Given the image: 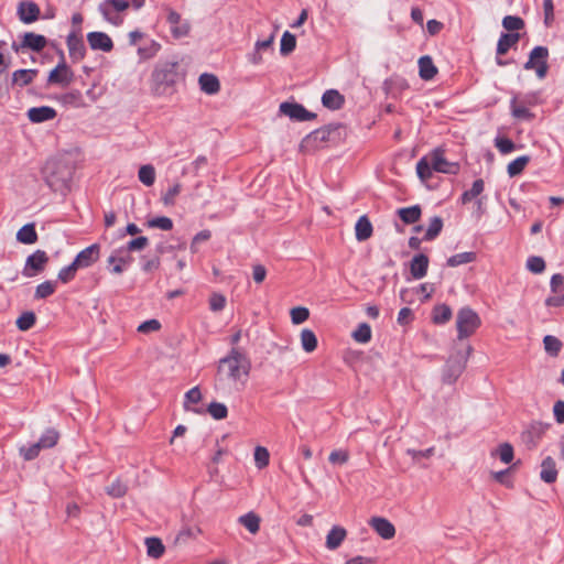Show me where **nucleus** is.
Returning a JSON list of instances; mask_svg holds the SVG:
<instances>
[{
	"instance_id": "f257e3e1",
	"label": "nucleus",
	"mask_w": 564,
	"mask_h": 564,
	"mask_svg": "<svg viewBox=\"0 0 564 564\" xmlns=\"http://www.w3.org/2000/svg\"><path fill=\"white\" fill-rule=\"evenodd\" d=\"M178 63L160 61L155 64L150 77V90L155 97L170 96L180 80Z\"/></svg>"
},
{
	"instance_id": "f03ea898",
	"label": "nucleus",
	"mask_w": 564,
	"mask_h": 564,
	"mask_svg": "<svg viewBox=\"0 0 564 564\" xmlns=\"http://www.w3.org/2000/svg\"><path fill=\"white\" fill-rule=\"evenodd\" d=\"M42 173L45 183L52 191L65 194L69 189L74 167L63 159H50Z\"/></svg>"
},
{
	"instance_id": "7ed1b4c3",
	"label": "nucleus",
	"mask_w": 564,
	"mask_h": 564,
	"mask_svg": "<svg viewBox=\"0 0 564 564\" xmlns=\"http://www.w3.org/2000/svg\"><path fill=\"white\" fill-rule=\"evenodd\" d=\"M251 361L248 356L239 348L232 347L227 356L221 358L218 364V372L225 375L234 382L240 381L249 376Z\"/></svg>"
},
{
	"instance_id": "20e7f679",
	"label": "nucleus",
	"mask_w": 564,
	"mask_h": 564,
	"mask_svg": "<svg viewBox=\"0 0 564 564\" xmlns=\"http://www.w3.org/2000/svg\"><path fill=\"white\" fill-rule=\"evenodd\" d=\"M129 7V0H104L98 4V11L105 21L119 26L123 23V14Z\"/></svg>"
},
{
	"instance_id": "39448f33",
	"label": "nucleus",
	"mask_w": 564,
	"mask_h": 564,
	"mask_svg": "<svg viewBox=\"0 0 564 564\" xmlns=\"http://www.w3.org/2000/svg\"><path fill=\"white\" fill-rule=\"evenodd\" d=\"M480 326L478 314L470 307H463L456 316V328L458 339H464L473 335Z\"/></svg>"
},
{
	"instance_id": "423d86ee",
	"label": "nucleus",
	"mask_w": 564,
	"mask_h": 564,
	"mask_svg": "<svg viewBox=\"0 0 564 564\" xmlns=\"http://www.w3.org/2000/svg\"><path fill=\"white\" fill-rule=\"evenodd\" d=\"M549 50L545 46H535L529 54V59L524 63V69H534L536 76L542 79L549 70L547 65Z\"/></svg>"
},
{
	"instance_id": "0eeeda50",
	"label": "nucleus",
	"mask_w": 564,
	"mask_h": 564,
	"mask_svg": "<svg viewBox=\"0 0 564 564\" xmlns=\"http://www.w3.org/2000/svg\"><path fill=\"white\" fill-rule=\"evenodd\" d=\"M471 347L468 346L466 354H458V356L448 359L443 370V381L445 383L452 384L459 378L466 367Z\"/></svg>"
},
{
	"instance_id": "6e6552de",
	"label": "nucleus",
	"mask_w": 564,
	"mask_h": 564,
	"mask_svg": "<svg viewBox=\"0 0 564 564\" xmlns=\"http://www.w3.org/2000/svg\"><path fill=\"white\" fill-rule=\"evenodd\" d=\"M73 79L74 73L65 63L64 55L62 54V61L48 74L47 84L66 87L73 82Z\"/></svg>"
},
{
	"instance_id": "1a4fd4ad",
	"label": "nucleus",
	"mask_w": 564,
	"mask_h": 564,
	"mask_svg": "<svg viewBox=\"0 0 564 564\" xmlns=\"http://www.w3.org/2000/svg\"><path fill=\"white\" fill-rule=\"evenodd\" d=\"M47 262L48 257L46 252L43 250H36L26 258L22 273L28 278H32L42 272Z\"/></svg>"
},
{
	"instance_id": "9d476101",
	"label": "nucleus",
	"mask_w": 564,
	"mask_h": 564,
	"mask_svg": "<svg viewBox=\"0 0 564 564\" xmlns=\"http://www.w3.org/2000/svg\"><path fill=\"white\" fill-rule=\"evenodd\" d=\"M279 110L281 113L295 121H308L316 117L315 113L308 111L304 106L296 102H282Z\"/></svg>"
},
{
	"instance_id": "9b49d317",
	"label": "nucleus",
	"mask_w": 564,
	"mask_h": 564,
	"mask_svg": "<svg viewBox=\"0 0 564 564\" xmlns=\"http://www.w3.org/2000/svg\"><path fill=\"white\" fill-rule=\"evenodd\" d=\"M67 47L69 57L73 62H79L85 57L86 47L82 35L79 34V30L73 31L67 35Z\"/></svg>"
},
{
	"instance_id": "f8f14e48",
	"label": "nucleus",
	"mask_w": 564,
	"mask_h": 564,
	"mask_svg": "<svg viewBox=\"0 0 564 564\" xmlns=\"http://www.w3.org/2000/svg\"><path fill=\"white\" fill-rule=\"evenodd\" d=\"M429 158L432 162L433 170L436 172L456 174L459 170L458 164L447 161L443 155V151L440 149L434 150Z\"/></svg>"
},
{
	"instance_id": "ddd939ff",
	"label": "nucleus",
	"mask_w": 564,
	"mask_h": 564,
	"mask_svg": "<svg viewBox=\"0 0 564 564\" xmlns=\"http://www.w3.org/2000/svg\"><path fill=\"white\" fill-rule=\"evenodd\" d=\"M17 13L21 22L31 24L39 19L41 11L35 2L24 0L18 4Z\"/></svg>"
},
{
	"instance_id": "4468645a",
	"label": "nucleus",
	"mask_w": 564,
	"mask_h": 564,
	"mask_svg": "<svg viewBox=\"0 0 564 564\" xmlns=\"http://www.w3.org/2000/svg\"><path fill=\"white\" fill-rule=\"evenodd\" d=\"M100 256V246L93 243L89 247L82 250L74 259L75 264L78 269L88 268L94 264Z\"/></svg>"
},
{
	"instance_id": "2eb2a0df",
	"label": "nucleus",
	"mask_w": 564,
	"mask_h": 564,
	"mask_svg": "<svg viewBox=\"0 0 564 564\" xmlns=\"http://www.w3.org/2000/svg\"><path fill=\"white\" fill-rule=\"evenodd\" d=\"M87 41L91 50L110 52L113 48V43L110 36L104 32H89Z\"/></svg>"
},
{
	"instance_id": "dca6fc26",
	"label": "nucleus",
	"mask_w": 564,
	"mask_h": 564,
	"mask_svg": "<svg viewBox=\"0 0 564 564\" xmlns=\"http://www.w3.org/2000/svg\"><path fill=\"white\" fill-rule=\"evenodd\" d=\"M166 20L171 25V32L175 39H181L188 34L191 29L189 23L186 21L182 22L181 15L176 11L169 9Z\"/></svg>"
},
{
	"instance_id": "f3484780",
	"label": "nucleus",
	"mask_w": 564,
	"mask_h": 564,
	"mask_svg": "<svg viewBox=\"0 0 564 564\" xmlns=\"http://www.w3.org/2000/svg\"><path fill=\"white\" fill-rule=\"evenodd\" d=\"M132 261V257L123 249H116L108 258V263L112 265L111 272L120 274L123 267Z\"/></svg>"
},
{
	"instance_id": "a211bd4d",
	"label": "nucleus",
	"mask_w": 564,
	"mask_h": 564,
	"mask_svg": "<svg viewBox=\"0 0 564 564\" xmlns=\"http://www.w3.org/2000/svg\"><path fill=\"white\" fill-rule=\"evenodd\" d=\"M56 115V110L50 106L33 107L26 112L28 119L33 123L53 120Z\"/></svg>"
},
{
	"instance_id": "6ab92c4d",
	"label": "nucleus",
	"mask_w": 564,
	"mask_h": 564,
	"mask_svg": "<svg viewBox=\"0 0 564 564\" xmlns=\"http://www.w3.org/2000/svg\"><path fill=\"white\" fill-rule=\"evenodd\" d=\"M371 528L384 540H390L395 535L394 525L381 517H373L370 520Z\"/></svg>"
},
{
	"instance_id": "aec40b11",
	"label": "nucleus",
	"mask_w": 564,
	"mask_h": 564,
	"mask_svg": "<svg viewBox=\"0 0 564 564\" xmlns=\"http://www.w3.org/2000/svg\"><path fill=\"white\" fill-rule=\"evenodd\" d=\"M47 44V40L44 35L36 34L33 32L24 33L20 47H25L34 52H41Z\"/></svg>"
},
{
	"instance_id": "412c9836",
	"label": "nucleus",
	"mask_w": 564,
	"mask_h": 564,
	"mask_svg": "<svg viewBox=\"0 0 564 564\" xmlns=\"http://www.w3.org/2000/svg\"><path fill=\"white\" fill-rule=\"evenodd\" d=\"M429 268V258L423 254H416L413 257L410 263V271L414 279H422L426 275Z\"/></svg>"
},
{
	"instance_id": "4be33fe9",
	"label": "nucleus",
	"mask_w": 564,
	"mask_h": 564,
	"mask_svg": "<svg viewBox=\"0 0 564 564\" xmlns=\"http://www.w3.org/2000/svg\"><path fill=\"white\" fill-rule=\"evenodd\" d=\"M37 69H18L12 73L11 84L20 88L30 85L36 77Z\"/></svg>"
},
{
	"instance_id": "5701e85b",
	"label": "nucleus",
	"mask_w": 564,
	"mask_h": 564,
	"mask_svg": "<svg viewBox=\"0 0 564 564\" xmlns=\"http://www.w3.org/2000/svg\"><path fill=\"white\" fill-rule=\"evenodd\" d=\"M337 129V127L333 126H326L319 129L314 130L311 132L306 138L303 140V143L310 144L314 143L317 145V143L327 142L330 138L332 132H334Z\"/></svg>"
},
{
	"instance_id": "b1692460",
	"label": "nucleus",
	"mask_w": 564,
	"mask_h": 564,
	"mask_svg": "<svg viewBox=\"0 0 564 564\" xmlns=\"http://www.w3.org/2000/svg\"><path fill=\"white\" fill-rule=\"evenodd\" d=\"M540 477L543 481L552 484L557 478V469L555 460L547 456L542 460Z\"/></svg>"
},
{
	"instance_id": "393cba45",
	"label": "nucleus",
	"mask_w": 564,
	"mask_h": 564,
	"mask_svg": "<svg viewBox=\"0 0 564 564\" xmlns=\"http://www.w3.org/2000/svg\"><path fill=\"white\" fill-rule=\"evenodd\" d=\"M437 74V68L429 55L419 58V75L424 80H431Z\"/></svg>"
},
{
	"instance_id": "a878e982",
	"label": "nucleus",
	"mask_w": 564,
	"mask_h": 564,
	"mask_svg": "<svg viewBox=\"0 0 564 564\" xmlns=\"http://www.w3.org/2000/svg\"><path fill=\"white\" fill-rule=\"evenodd\" d=\"M344 96L335 89H328L322 96L323 106L332 110L340 109L344 105Z\"/></svg>"
},
{
	"instance_id": "bb28decb",
	"label": "nucleus",
	"mask_w": 564,
	"mask_h": 564,
	"mask_svg": "<svg viewBox=\"0 0 564 564\" xmlns=\"http://www.w3.org/2000/svg\"><path fill=\"white\" fill-rule=\"evenodd\" d=\"M198 83H199L200 89L208 95H214V94L218 93L220 89V84H219L218 78L215 75L209 74V73L202 74L198 78Z\"/></svg>"
},
{
	"instance_id": "cd10ccee",
	"label": "nucleus",
	"mask_w": 564,
	"mask_h": 564,
	"mask_svg": "<svg viewBox=\"0 0 564 564\" xmlns=\"http://www.w3.org/2000/svg\"><path fill=\"white\" fill-rule=\"evenodd\" d=\"M520 40L519 33H502L497 43V55L501 56L507 54V52Z\"/></svg>"
},
{
	"instance_id": "c85d7f7f",
	"label": "nucleus",
	"mask_w": 564,
	"mask_h": 564,
	"mask_svg": "<svg viewBox=\"0 0 564 564\" xmlns=\"http://www.w3.org/2000/svg\"><path fill=\"white\" fill-rule=\"evenodd\" d=\"M37 239V232L33 223L24 225L17 232V240L23 245H33Z\"/></svg>"
},
{
	"instance_id": "c756f323",
	"label": "nucleus",
	"mask_w": 564,
	"mask_h": 564,
	"mask_svg": "<svg viewBox=\"0 0 564 564\" xmlns=\"http://www.w3.org/2000/svg\"><path fill=\"white\" fill-rule=\"evenodd\" d=\"M372 225L367 216H361L356 223L355 235L358 241H365L372 235Z\"/></svg>"
},
{
	"instance_id": "7c9ffc66",
	"label": "nucleus",
	"mask_w": 564,
	"mask_h": 564,
	"mask_svg": "<svg viewBox=\"0 0 564 564\" xmlns=\"http://www.w3.org/2000/svg\"><path fill=\"white\" fill-rule=\"evenodd\" d=\"M346 534L347 532L343 527H333L326 536V547L329 550H336L345 540Z\"/></svg>"
},
{
	"instance_id": "2f4dec72",
	"label": "nucleus",
	"mask_w": 564,
	"mask_h": 564,
	"mask_svg": "<svg viewBox=\"0 0 564 564\" xmlns=\"http://www.w3.org/2000/svg\"><path fill=\"white\" fill-rule=\"evenodd\" d=\"M238 522L243 525L251 534H256L260 530L261 519L257 513L250 511L243 516H240L238 518Z\"/></svg>"
},
{
	"instance_id": "473e14b6",
	"label": "nucleus",
	"mask_w": 564,
	"mask_h": 564,
	"mask_svg": "<svg viewBox=\"0 0 564 564\" xmlns=\"http://www.w3.org/2000/svg\"><path fill=\"white\" fill-rule=\"evenodd\" d=\"M144 543L150 557L160 558L164 554L165 546L159 538H147Z\"/></svg>"
},
{
	"instance_id": "72a5a7b5",
	"label": "nucleus",
	"mask_w": 564,
	"mask_h": 564,
	"mask_svg": "<svg viewBox=\"0 0 564 564\" xmlns=\"http://www.w3.org/2000/svg\"><path fill=\"white\" fill-rule=\"evenodd\" d=\"M398 215L405 224H415L421 217V207L414 205L398 209Z\"/></svg>"
},
{
	"instance_id": "f704fd0d",
	"label": "nucleus",
	"mask_w": 564,
	"mask_h": 564,
	"mask_svg": "<svg viewBox=\"0 0 564 564\" xmlns=\"http://www.w3.org/2000/svg\"><path fill=\"white\" fill-rule=\"evenodd\" d=\"M543 346L545 352L549 356L557 357L563 347V344L557 337L553 335H545L543 338Z\"/></svg>"
},
{
	"instance_id": "c9c22d12",
	"label": "nucleus",
	"mask_w": 564,
	"mask_h": 564,
	"mask_svg": "<svg viewBox=\"0 0 564 564\" xmlns=\"http://www.w3.org/2000/svg\"><path fill=\"white\" fill-rule=\"evenodd\" d=\"M59 101L66 106H72V107H76V108L85 106L83 95L77 89L63 94L59 97Z\"/></svg>"
},
{
	"instance_id": "e433bc0d",
	"label": "nucleus",
	"mask_w": 564,
	"mask_h": 564,
	"mask_svg": "<svg viewBox=\"0 0 564 564\" xmlns=\"http://www.w3.org/2000/svg\"><path fill=\"white\" fill-rule=\"evenodd\" d=\"M301 345L304 351L312 352L317 347V337L313 330L304 328L301 332Z\"/></svg>"
},
{
	"instance_id": "4c0bfd02",
	"label": "nucleus",
	"mask_w": 564,
	"mask_h": 564,
	"mask_svg": "<svg viewBox=\"0 0 564 564\" xmlns=\"http://www.w3.org/2000/svg\"><path fill=\"white\" fill-rule=\"evenodd\" d=\"M511 113L518 120L530 121L534 118V115L525 106L518 104L517 98L511 100Z\"/></svg>"
},
{
	"instance_id": "58836bf2",
	"label": "nucleus",
	"mask_w": 564,
	"mask_h": 564,
	"mask_svg": "<svg viewBox=\"0 0 564 564\" xmlns=\"http://www.w3.org/2000/svg\"><path fill=\"white\" fill-rule=\"evenodd\" d=\"M452 317V310L446 304L436 305L433 310V322L435 324H445Z\"/></svg>"
},
{
	"instance_id": "ea45409f",
	"label": "nucleus",
	"mask_w": 564,
	"mask_h": 564,
	"mask_svg": "<svg viewBox=\"0 0 564 564\" xmlns=\"http://www.w3.org/2000/svg\"><path fill=\"white\" fill-rule=\"evenodd\" d=\"M432 162L429 156H423L416 164V173L421 181L425 182L432 176Z\"/></svg>"
},
{
	"instance_id": "a19ab883",
	"label": "nucleus",
	"mask_w": 564,
	"mask_h": 564,
	"mask_svg": "<svg viewBox=\"0 0 564 564\" xmlns=\"http://www.w3.org/2000/svg\"><path fill=\"white\" fill-rule=\"evenodd\" d=\"M442 228H443V219L438 216H434L430 221V225H429L427 230L423 237V240L431 241V240L435 239L442 231Z\"/></svg>"
},
{
	"instance_id": "79ce46f5",
	"label": "nucleus",
	"mask_w": 564,
	"mask_h": 564,
	"mask_svg": "<svg viewBox=\"0 0 564 564\" xmlns=\"http://www.w3.org/2000/svg\"><path fill=\"white\" fill-rule=\"evenodd\" d=\"M476 260V253L475 252H462L456 253L447 259V265L455 268L460 264L470 263Z\"/></svg>"
},
{
	"instance_id": "37998d69",
	"label": "nucleus",
	"mask_w": 564,
	"mask_h": 564,
	"mask_svg": "<svg viewBox=\"0 0 564 564\" xmlns=\"http://www.w3.org/2000/svg\"><path fill=\"white\" fill-rule=\"evenodd\" d=\"M138 177L145 186H152L155 181V170L151 164L142 165L139 169Z\"/></svg>"
},
{
	"instance_id": "c03bdc74",
	"label": "nucleus",
	"mask_w": 564,
	"mask_h": 564,
	"mask_svg": "<svg viewBox=\"0 0 564 564\" xmlns=\"http://www.w3.org/2000/svg\"><path fill=\"white\" fill-rule=\"evenodd\" d=\"M59 438V434L54 429H47L40 440L37 441L40 443V446H42L43 449L45 448H52L57 444V441Z\"/></svg>"
},
{
	"instance_id": "a18cd8bd",
	"label": "nucleus",
	"mask_w": 564,
	"mask_h": 564,
	"mask_svg": "<svg viewBox=\"0 0 564 564\" xmlns=\"http://www.w3.org/2000/svg\"><path fill=\"white\" fill-rule=\"evenodd\" d=\"M296 46V37L289 31H285L281 37L280 53L284 56L294 51Z\"/></svg>"
},
{
	"instance_id": "49530a36",
	"label": "nucleus",
	"mask_w": 564,
	"mask_h": 564,
	"mask_svg": "<svg viewBox=\"0 0 564 564\" xmlns=\"http://www.w3.org/2000/svg\"><path fill=\"white\" fill-rule=\"evenodd\" d=\"M530 158L528 155H522L511 161L508 164L507 171L508 174L513 177L522 173L527 164L529 163Z\"/></svg>"
},
{
	"instance_id": "de8ad7c7",
	"label": "nucleus",
	"mask_w": 564,
	"mask_h": 564,
	"mask_svg": "<svg viewBox=\"0 0 564 564\" xmlns=\"http://www.w3.org/2000/svg\"><path fill=\"white\" fill-rule=\"evenodd\" d=\"M484 187H485V184L481 178L474 181L471 188L468 191H465L462 195L463 204H466V203L470 202L471 199L476 198L477 196H479L482 193Z\"/></svg>"
},
{
	"instance_id": "09e8293b",
	"label": "nucleus",
	"mask_w": 564,
	"mask_h": 564,
	"mask_svg": "<svg viewBox=\"0 0 564 564\" xmlns=\"http://www.w3.org/2000/svg\"><path fill=\"white\" fill-rule=\"evenodd\" d=\"M253 457H254V464H256L257 468L263 469L264 467H267L269 465L270 453L265 447L257 446L254 448Z\"/></svg>"
},
{
	"instance_id": "8fccbe9b",
	"label": "nucleus",
	"mask_w": 564,
	"mask_h": 564,
	"mask_svg": "<svg viewBox=\"0 0 564 564\" xmlns=\"http://www.w3.org/2000/svg\"><path fill=\"white\" fill-rule=\"evenodd\" d=\"M36 322V316L33 312H24L20 315V317L17 319V327L22 330H29L34 326Z\"/></svg>"
},
{
	"instance_id": "3c124183",
	"label": "nucleus",
	"mask_w": 564,
	"mask_h": 564,
	"mask_svg": "<svg viewBox=\"0 0 564 564\" xmlns=\"http://www.w3.org/2000/svg\"><path fill=\"white\" fill-rule=\"evenodd\" d=\"M352 338L360 344H366L371 339V327L367 323H361L352 333Z\"/></svg>"
},
{
	"instance_id": "603ef678",
	"label": "nucleus",
	"mask_w": 564,
	"mask_h": 564,
	"mask_svg": "<svg viewBox=\"0 0 564 564\" xmlns=\"http://www.w3.org/2000/svg\"><path fill=\"white\" fill-rule=\"evenodd\" d=\"M56 290V283L53 281H45L39 284L35 289V299H46L51 296Z\"/></svg>"
},
{
	"instance_id": "864d4df0",
	"label": "nucleus",
	"mask_w": 564,
	"mask_h": 564,
	"mask_svg": "<svg viewBox=\"0 0 564 564\" xmlns=\"http://www.w3.org/2000/svg\"><path fill=\"white\" fill-rule=\"evenodd\" d=\"M149 228H159L164 231H169L173 228V221L166 216H160L147 221Z\"/></svg>"
},
{
	"instance_id": "5fc2aeb1",
	"label": "nucleus",
	"mask_w": 564,
	"mask_h": 564,
	"mask_svg": "<svg viewBox=\"0 0 564 564\" xmlns=\"http://www.w3.org/2000/svg\"><path fill=\"white\" fill-rule=\"evenodd\" d=\"M128 487L121 480L117 479L106 487V492L112 498H121L127 494Z\"/></svg>"
},
{
	"instance_id": "6e6d98bb",
	"label": "nucleus",
	"mask_w": 564,
	"mask_h": 564,
	"mask_svg": "<svg viewBox=\"0 0 564 564\" xmlns=\"http://www.w3.org/2000/svg\"><path fill=\"white\" fill-rule=\"evenodd\" d=\"M208 413L215 420H223L227 417L228 410L224 403L212 402L207 408Z\"/></svg>"
},
{
	"instance_id": "4d7b16f0",
	"label": "nucleus",
	"mask_w": 564,
	"mask_h": 564,
	"mask_svg": "<svg viewBox=\"0 0 564 564\" xmlns=\"http://www.w3.org/2000/svg\"><path fill=\"white\" fill-rule=\"evenodd\" d=\"M200 533H202V530L198 527L183 528L176 536V542L185 543L188 539H196Z\"/></svg>"
},
{
	"instance_id": "13d9d810",
	"label": "nucleus",
	"mask_w": 564,
	"mask_h": 564,
	"mask_svg": "<svg viewBox=\"0 0 564 564\" xmlns=\"http://www.w3.org/2000/svg\"><path fill=\"white\" fill-rule=\"evenodd\" d=\"M502 26L508 31H518L524 26V21L520 17L506 15L502 19Z\"/></svg>"
},
{
	"instance_id": "bf43d9fd",
	"label": "nucleus",
	"mask_w": 564,
	"mask_h": 564,
	"mask_svg": "<svg viewBox=\"0 0 564 564\" xmlns=\"http://www.w3.org/2000/svg\"><path fill=\"white\" fill-rule=\"evenodd\" d=\"M182 186L180 183H175L162 195V203L165 206H172L175 204V197L181 193Z\"/></svg>"
},
{
	"instance_id": "052dcab7",
	"label": "nucleus",
	"mask_w": 564,
	"mask_h": 564,
	"mask_svg": "<svg viewBox=\"0 0 564 564\" xmlns=\"http://www.w3.org/2000/svg\"><path fill=\"white\" fill-rule=\"evenodd\" d=\"M527 269L532 273H542L545 270V261L541 257L532 256L527 260Z\"/></svg>"
},
{
	"instance_id": "680f3d73",
	"label": "nucleus",
	"mask_w": 564,
	"mask_h": 564,
	"mask_svg": "<svg viewBox=\"0 0 564 564\" xmlns=\"http://www.w3.org/2000/svg\"><path fill=\"white\" fill-rule=\"evenodd\" d=\"M310 316V311L306 307L297 306L291 310V321L295 325L304 323Z\"/></svg>"
},
{
	"instance_id": "e2e57ef3",
	"label": "nucleus",
	"mask_w": 564,
	"mask_h": 564,
	"mask_svg": "<svg viewBox=\"0 0 564 564\" xmlns=\"http://www.w3.org/2000/svg\"><path fill=\"white\" fill-rule=\"evenodd\" d=\"M497 454L502 463L509 464L513 459V447L509 443H502L497 448Z\"/></svg>"
},
{
	"instance_id": "0e129e2a",
	"label": "nucleus",
	"mask_w": 564,
	"mask_h": 564,
	"mask_svg": "<svg viewBox=\"0 0 564 564\" xmlns=\"http://www.w3.org/2000/svg\"><path fill=\"white\" fill-rule=\"evenodd\" d=\"M78 270V267L75 264V262L73 261L67 267H64L59 270L58 272V280L62 281L63 283H67L69 282L70 280L74 279L75 274H76V271Z\"/></svg>"
},
{
	"instance_id": "69168bd1",
	"label": "nucleus",
	"mask_w": 564,
	"mask_h": 564,
	"mask_svg": "<svg viewBox=\"0 0 564 564\" xmlns=\"http://www.w3.org/2000/svg\"><path fill=\"white\" fill-rule=\"evenodd\" d=\"M41 449H43L42 446H40V443L36 442L28 447H21L20 453L25 460H32L39 456Z\"/></svg>"
},
{
	"instance_id": "338daca9",
	"label": "nucleus",
	"mask_w": 564,
	"mask_h": 564,
	"mask_svg": "<svg viewBox=\"0 0 564 564\" xmlns=\"http://www.w3.org/2000/svg\"><path fill=\"white\" fill-rule=\"evenodd\" d=\"M149 243V240L147 237H138V238H134L132 240H130L126 248H123L128 253L130 251H140V250H143Z\"/></svg>"
},
{
	"instance_id": "774afa93",
	"label": "nucleus",
	"mask_w": 564,
	"mask_h": 564,
	"mask_svg": "<svg viewBox=\"0 0 564 564\" xmlns=\"http://www.w3.org/2000/svg\"><path fill=\"white\" fill-rule=\"evenodd\" d=\"M200 400H202V392H200L199 388L198 387H194V388L189 389L185 393L184 409L188 410L189 409L188 408L189 403L196 404Z\"/></svg>"
}]
</instances>
